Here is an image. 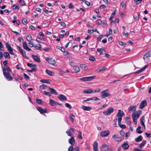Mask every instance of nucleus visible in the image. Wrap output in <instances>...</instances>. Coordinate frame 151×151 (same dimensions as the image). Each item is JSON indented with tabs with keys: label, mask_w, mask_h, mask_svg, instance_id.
I'll return each mask as SVG.
<instances>
[{
	"label": "nucleus",
	"mask_w": 151,
	"mask_h": 151,
	"mask_svg": "<svg viewBox=\"0 0 151 151\" xmlns=\"http://www.w3.org/2000/svg\"><path fill=\"white\" fill-rule=\"evenodd\" d=\"M6 79L8 81H11L13 80V78L10 74L4 75Z\"/></svg>",
	"instance_id": "21"
},
{
	"label": "nucleus",
	"mask_w": 151,
	"mask_h": 151,
	"mask_svg": "<svg viewBox=\"0 0 151 151\" xmlns=\"http://www.w3.org/2000/svg\"><path fill=\"white\" fill-rule=\"evenodd\" d=\"M4 45L2 42L0 41V51L3 50ZM3 56V54L2 52H0V60L1 59Z\"/></svg>",
	"instance_id": "11"
},
{
	"label": "nucleus",
	"mask_w": 151,
	"mask_h": 151,
	"mask_svg": "<svg viewBox=\"0 0 151 151\" xmlns=\"http://www.w3.org/2000/svg\"><path fill=\"white\" fill-rule=\"evenodd\" d=\"M100 94L101 97L103 99L109 97L110 96L109 91L108 89H106L101 91Z\"/></svg>",
	"instance_id": "1"
},
{
	"label": "nucleus",
	"mask_w": 151,
	"mask_h": 151,
	"mask_svg": "<svg viewBox=\"0 0 151 151\" xmlns=\"http://www.w3.org/2000/svg\"><path fill=\"white\" fill-rule=\"evenodd\" d=\"M69 64L73 68L76 66V63H75L73 62L70 60H69Z\"/></svg>",
	"instance_id": "41"
},
{
	"label": "nucleus",
	"mask_w": 151,
	"mask_h": 151,
	"mask_svg": "<svg viewBox=\"0 0 151 151\" xmlns=\"http://www.w3.org/2000/svg\"><path fill=\"white\" fill-rule=\"evenodd\" d=\"M19 2L22 6H24L25 5V3L23 0H19Z\"/></svg>",
	"instance_id": "54"
},
{
	"label": "nucleus",
	"mask_w": 151,
	"mask_h": 151,
	"mask_svg": "<svg viewBox=\"0 0 151 151\" xmlns=\"http://www.w3.org/2000/svg\"><path fill=\"white\" fill-rule=\"evenodd\" d=\"M74 70H75V72L76 73H79L80 72V68L78 66L76 65L74 68Z\"/></svg>",
	"instance_id": "39"
},
{
	"label": "nucleus",
	"mask_w": 151,
	"mask_h": 151,
	"mask_svg": "<svg viewBox=\"0 0 151 151\" xmlns=\"http://www.w3.org/2000/svg\"><path fill=\"white\" fill-rule=\"evenodd\" d=\"M140 121L141 125H144L145 122V117L142 116L140 119Z\"/></svg>",
	"instance_id": "36"
},
{
	"label": "nucleus",
	"mask_w": 151,
	"mask_h": 151,
	"mask_svg": "<svg viewBox=\"0 0 151 151\" xmlns=\"http://www.w3.org/2000/svg\"><path fill=\"white\" fill-rule=\"evenodd\" d=\"M97 50L98 52H100V54L101 55L103 54V52H105L104 48H98L97 49Z\"/></svg>",
	"instance_id": "33"
},
{
	"label": "nucleus",
	"mask_w": 151,
	"mask_h": 151,
	"mask_svg": "<svg viewBox=\"0 0 151 151\" xmlns=\"http://www.w3.org/2000/svg\"><path fill=\"white\" fill-rule=\"evenodd\" d=\"M80 67L83 70H87L88 69V67L87 66H86L85 64H81L80 65Z\"/></svg>",
	"instance_id": "26"
},
{
	"label": "nucleus",
	"mask_w": 151,
	"mask_h": 151,
	"mask_svg": "<svg viewBox=\"0 0 151 151\" xmlns=\"http://www.w3.org/2000/svg\"><path fill=\"white\" fill-rule=\"evenodd\" d=\"M29 42L28 44L30 45V46L32 47H34L35 46V45H34L33 43L32 42V41Z\"/></svg>",
	"instance_id": "61"
},
{
	"label": "nucleus",
	"mask_w": 151,
	"mask_h": 151,
	"mask_svg": "<svg viewBox=\"0 0 151 151\" xmlns=\"http://www.w3.org/2000/svg\"><path fill=\"white\" fill-rule=\"evenodd\" d=\"M109 131L108 130L102 131L101 133V136L102 137H105L109 135Z\"/></svg>",
	"instance_id": "13"
},
{
	"label": "nucleus",
	"mask_w": 151,
	"mask_h": 151,
	"mask_svg": "<svg viewBox=\"0 0 151 151\" xmlns=\"http://www.w3.org/2000/svg\"><path fill=\"white\" fill-rule=\"evenodd\" d=\"M57 103V102L53 101L52 100L50 99V100L49 104L51 106H54Z\"/></svg>",
	"instance_id": "38"
},
{
	"label": "nucleus",
	"mask_w": 151,
	"mask_h": 151,
	"mask_svg": "<svg viewBox=\"0 0 151 151\" xmlns=\"http://www.w3.org/2000/svg\"><path fill=\"white\" fill-rule=\"evenodd\" d=\"M3 71L4 75L10 74V73L8 72V69L6 68H4Z\"/></svg>",
	"instance_id": "35"
},
{
	"label": "nucleus",
	"mask_w": 151,
	"mask_h": 151,
	"mask_svg": "<svg viewBox=\"0 0 151 151\" xmlns=\"http://www.w3.org/2000/svg\"><path fill=\"white\" fill-rule=\"evenodd\" d=\"M69 117L71 120L72 122H73L74 121V119L75 118V116L72 114H69Z\"/></svg>",
	"instance_id": "45"
},
{
	"label": "nucleus",
	"mask_w": 151,
	"mask_h": 151,
	"mask_svg": "<svg viewBox=\"0 0 151 151\" xmlns=\"http://www.w3.org/2000/svg\"><path fill=\"white\" fill-rule=\"evenodd\" d=\"M122 147L124 150H126L129 147V146L128 144V142L126 141L124 142L122 145Z\"/></svg>",
	"instance_id": "16"
},
{
	"label": "nucleus",
	"mask_w": 151,
	"mask_h": 151,
	"mask_svg": "<svg viewBox=\"0 0 151 151\" xmlns=\"http://www.w3.org/2000/svg\"><path fill=\"white\" fill-rule=\"evenodd\" d=\"M134 1L135 3L139 4L141 2L142 0H134Z\"/></svg>",
	"instance_id": "62"
},
{
	"label": "nucleus",
	"mask_w": 151,
	"mask_h": 151,
	"mask_svg": "<svg viewBox=\"0 0 151 151\" xmlns=\"http://www.w3.org/2000/svg\"><path fill=\"white\" fill-rule=\"evenodd\" d=\"M65 106L66 107L68 108L69 109H71L72 108L71 106H70V104H69L68 103H66L65 104Z\"/></svg>",
	"instance_id": "64"
},
{
	"label": "nucleus",
	"mask_w": 151,
	"mask_h": 151,
	"mask_svg": "<svg viewBox=\"0 0 151 151\" xmlns=\"http://www.w3.org/2000/svg\"><path fill=\"white\" fill-rule=\"evenodd\" d=\"M81 133L80 131L78 132V137L79 139H81L82 138V137L81 135Z\"/></svg>",
	"instance_id": "58"
},
{
	"label": "nucleus",
	"mask_w": 151,
	"mask_h": 151,
	"mask_svg": "<svg viewBox=\"0 0 151 151\" xmlns=\"http://www.w3.org/2000/svg\"><path fill=\"white\" fill-rule=\"evenodd\" d=\"M23 75L25 78L26 79V80L29 79V77L26 74H25V73H24L23 74Z\"/></svg>",
	"instance_id": "57"
},
{
	"label": "nucleus",
	"mask_w": 151,
	"mask_h": 151,
	"mask_svg": "<svg viewBox=\"0 0 151 151\" xmlns=\"http://www.w3.org/2000/svg\"><path fill=\"white\" fill-rule=\"evenodd\" d=\"M137 133L138 134H141L142 132V131L141 130V127L139 126L136 129Z\"/></svg>",
	"instance_id": "34"
},
{
	"label": "nucleus",
	"mask_w": 151,
	"mask_h": 151,
	"mask_svg": "<svg viewBox=\"0 0 151 151\" xmlns=\"http://www.w3.org/2000/svg\"><path fill=\"white\" fill-rule=\"evenodd\" d=\"M112 137L117 142H121L122 140L121 137L116 134L113 135Z\"/></svg>",
	"instance_id": "7"
},
{
	"label": "nucleus",
	"mask_w": 151,
	"mask_h": 151,
	"mask_svg": "<svg viewBox=\"0 0 151 151\" xmlns=\"http://www.w3.org/2000/svg\"><path fill=\"white\" fill-rule=\"evenodd\" d=\"M96 77V76H93L82 78H80V80L84 81H91L92 79L95 78Z\"/></svg>",
	"instance_id": "3"
},
{
	"label": "nucleus",
	"mask_w": 151,
	"mask_h": 151,
	"mask_svg": "<svg viewBox=\"0 0 151 151\" xmlns=\"http://www.w3.org/2000/svg\"><path fill=\"white\" fill-rule=\"evenodd\" d=\"M75 130V129L71 128L69 130L67 131L66 132L68 136H71L74 134Z\"/></svg>",
	"instance_id": "8"
},
{
	"label": "nucleus",
	"mask_w": 151,
	"mask_h": 151,
	"mask_svg": "<svg viewBox=\"0 0 151 151\" xmlns=\"http://www.w3.org/2000/svg\"><path fill=\"white\" fill-rule=\"evenodd\" d=\"M44 93L46 95L49 96H51L50 93L49 92H47L46 91H45L44 92Z\"/></svg>",
	"instance_id": "56"
},
{
	"label": "nucleus",
	"mask_w": 151,
	"mask_h": 151,
	"mask_svg": "<svg viewBox=\"0 0 151 151\" xmlns=\"http://www.w3.org/2000/svg\"><path fill=\"white\" fill-rule=\"evenodd\" d=\"M142 139V136L141 135H140L137 138H135V140L136 142H139L141 141Z\"/></svg>",
	"instance_id": "30"
},
{
	"label": "nucleus",
	"mask_w": 151,
	"mask_h": 151,
	"mask_svg": "<svg viewBox=\"0 0 151 151\" xmlns=\"http://www.w3.org/2000/svg\"><path fill=\"white\" fill-rule=\"evenodd\" d=\"M6 47L10 54L14 55L15 54L13 52V49L11 47L10 44H8V43H6Z\"/></svg>",
	"instance_id": "4"
},
{
	"label": "nucleus",
	"mask_w": 151,
	"mask_h": 151,
	"mask_svg": "<svg viewBox=\"0 0 151 151\" xmlns=\"http://www.w3.org/2000/svg\"><path fill=\"white\" fill-rule=\"evenodd\" d=\"M139 113L138 112L134 113L132 114V117L137 119L139 118Z\"/></svg>",
	"instance_id": "22"
},
{
	"label": "nucleus",
	"mask_w": 151,
	"mask_h": 151,
	"mask_svg": "<svg viewBox=\"0 0 151 151\" xmlns=\"http://www.w3.org/2000/svg\"><path fill=\"white\" fill-rule=\"evenodd\" d=\"M114 109L113 108L110 107L107 109V110L106 111H104L103 112V114L105 115H109L113 112Z\"/></svg>",
	"instance_id": "5"
},
{
	"label": "nucleus",
	"mask_w": 151,
	"mask_h": 151,
	"mask_svg": "<svg viewBox=\"0 0 151 151\" xmlns=\"http://www.w3.org/2000/svg\"><path fill=\"white\" fill-rule=\"evenodd\" d=\"M22 22L24 24H27V20L25 18H24L22 19Z\"/></svg>",
	"instance_id": "50"
},
{
	"label": "nucleus",
	"mask_w": 151,
	"mask_h": 151,
	"mask_svg": "<svg viewBox=\"0 0 151 151\" xmlns=\"http://www.w3.org/2000/svg\"><path fill=\"white\" fill-rule=\"evenodd\" d=\"M101 150L102 151H109L111 150L109 149V146L105 144L102 145Z\"/></svg>",
	"instance_id": "10"
},
{
	"label": "nucleus",
	"mask_w": 151,
	"mask_h": 151,
	"mask_svg": "<svg viewBox=\"0 0 151 151\" xmlns=\"http://www.w3.org/2000/svg\"><path fill=\"white\" fill-rule=\"evenodd\" d=\"M146 143V141L145 140H143L142 143L140 144L139 147L142 148L145 145Z\"/></svg>",
	"instance_id": "43"
},
{
	"label": "nucleus",
	"mask_w": 151,
	"mask_h": 151,
	"mask_svg": "<svg viewBox=\"0 0 151 151\" xmlns=\"http://www.w3.org/2000/svg\"><path fill=\"white\" fill-rule=\"evenodd\" d=\"M82 108L85 111H89L92 109L91 107L89 106H82Z\"/></svg>",
	"instance_id": "25"
},
{
	"label": "nucleus",
	"mask_w": 151,
	"mask_h": 151,
	"mask_svg": "<svg viewBox=\"0 0 151 151\" xmlns=\"http://www.w3.org/2000/svg\"><path fill=\"white\" fill-rule=\"evenodd\" d=\"M32 57L34 60L37 62H39L40 61V58L37 56L32 55Z\"/></svg>",
	"instance_id": "23"
},
{
	"label": "nucleus",
	"mask_w": 151,
	"mask_h": 151,
	"mask_svg": "<svg viewBox=\"0 0 151 151\" xmlns=\"http://www.w3.org/2000/svg\"><path fill=\"white\" fill-rule=\"evenodd\" d=\"M147 105V102L146 100H143L141 103L139 107L140 109H142Z\"/></svg>",
	"instance_id": "12"
},
{
	"label": "nucleus",
	"mask_w": 151,
	"mask_h": 151,
	"mask_svg": "<svg viewBox=\"0 0 151 151\" xmlns=\"http://www.w3.org/2000/svg\"><path fill=\"white\" fill-rule=\"evenodd\" d=\"M83 92L86 93H93V91L92 89L90 88L84 90Z\"/></svg>",
	"instance_id": "24"
},
{
	"label": "nucleus",
	"mask_w": 151,
	"mask_h": 151,
	"mask_svg": "<svg viewBox=\"0 0 151 151\" xmlns=\"http://www.w3.org/2000/svg\"><path fill=\"white\" fill-rule=\"evenodd\" d=\"M20 52L23 57H24L25 58L28 59L26 55L25 52L24 50L23 49L21 50V51H20Z\"/></svg>",
	"instance_id": "31"
},
{
	"label": "nucleus",
	"mask_w": 151,
	"mask_h": 151,
	"mask_svg": "<svg viewBox=\"0 0 151 151\" xmlns=\"http://www.w3.org/2000/svg\"><path fill=\"white\" fill-rule=\"evenodd\" d=\"M47 86L45 85H43L40 86V88L42 89H44L46 88Z\"/></svg>",
	"instance_id": "59"
},
{
	"label": "nucleus",
	"mask_w": 151,
	"mask_h": 151,
	"mask_svg": "<svg viewBox=\"0 0 151 151\" xmlns=\"http://www.w3.org/2000/svg\"><path fill=\"white\" fill-rule=\"evenodd\" d=\"M3 55L6 59H10V55L7 52H4L3 53Z\"/></svg>",
	"instance_id": "27"
},
{
	"label": "nucleus",
	"mask_w": 151,
	"mask_h": 151,
	"mask_svg": "<svg viewBox=\"0 0 151 151\" xmlns=\"http://www.w3.org/2000/svg\"><path fill=\"white\" fill-rule=\"evenodd\" d=\"M37 109L41 114L46 113L47 112V109L46 108L43 109L40 107H37Z\"/></svg>",
	"instance_id": "14"
},
{
	"label": "nucleus",
	"mask_w": 151,
	"mask_h": 151,
	"mask_svg": "<svg viewBox=\"0 0 151 151\" xmlns=\"http://www.w3.org/2000/svg\"><path fill=\"white\" fill-rule=\"evenodd\" d=\"M58 98L62 101L67 100V98L66 96L62 94L59 95L58 96Z\"/></svg>",
	"instance_id": "19"
},
{
	"label": "nucleus",
	"mask_w": 151,
	"mask_h": 151,
	"mask_svg": "<svg viewBox=\"0 0 151 151\" xmlns=\"http://www.w3.org/2000/svg\"><path fill=\"white\" fill-rule=\"evenodd\" d=\"M58 49L60 50L61 51H62L63 52H65V50L64 48H63L62 47H57Z\"/></svg>",
	"instance_id": "52"
},
{
	"label": "nucleus",
	"mask_w": 151,
	"mask_h": 151,
	"mask_svg": "<svg viewBox=\"0 0 151 151\" xmlns=\"http://www.w3.org/2000/svg\"><path fill=\"white\" fill-rule=\"evenodd\" d=\"M35 47L36 48V49L39 50H41V45L40 44H39L38 45H35Z\"/></svg>",
	"instance_id": "44"
},
{
	"label": "nucleus",
	"mask_w": 151,
	"mask_h": 151,
	"mask_svg": "<svg viewBox=\"0 0 151 151\" xmlns=\"http://www.w3.org/2000/svg\"><path fill=\"white\" fill-rule=\"evenodd\" d=\"M136 106H131L128 108V111L129 112L134 111L136 110Z\"/></svg>",
	"instance_id": "17"
},
{
	"label": "nucleus",
	"mask_w": 151,
	"mask_h": 151,
	"mask_svg": "<svg viewBox=\"0 0 151 151\" xmlns=\"http://www.w3.org/2000/svg\"><path fill=\"white\" fill-rule=\"evenodd\" d=\"M49 88L50 89V91L51 93L55 94V95H58V93L55 90L50 87H49Z\"/></svg>",
	"instance_id": "28"
},
{
	"label": "nucleus",
	"mask_w": 151,
	"mask_h": 151,
	"mask_svg": "<svg viewBox=\"0 0 151 151\" xmlns=\"http://www.w3.org/2000/svg\"><path fill=\"white\" fill-rule=\"evenodd\" d=\"M151 56V50L146 53L144 56L143 59L145 60L146 58H150Z\"/></svg>",
	"instance_id": "18"
},
{
	"label": "nucleus",
	"mask_w": 151,
	"mask_h": 151,
	"mask_svg": "<svg viewBox=\"0 0 151 151\" xmlns=\"http://www.w3.org/2000/svg\"><path fill=\"white\" fill-rule=\"evenodd\" d=\"M124 114V113L123 111L120 110H118V112L116 115L117 117L118 118V122H120V121H121L122 117Z\"/></svg>",
	"instance_id": "2"
},
{
	"label": "nucleus",
	"mask_w": 151,
	"mask_h": 151,
	"mask_svg": "<svg viewBox=\"0 0 151 151\" xmlns=\"http://www.w3.org/2000/svg\"><path fill=\"white\" fill-rule=\"evenodd\" d=\"M130 134V132L129 131L126 133L125 136L126 138H127L129 136Z\"/></svg>",
	"instance_id": "55"
},
{
	"label": "nucleus",
	"mask_w": 151,
	"mask_h": 151,
	"mask_svg": "<svg viewBox=\"0 0 151 151\" xmlns=\"http://www.w3.org/2000/svg\"><path fill=\"white\" fill-rule=\"evenodd\" d=\"M68 151H80V150L78 147L73 148V146L71 145L68 148Z\"/></svg>",
	"instance_id": "9"
},
{
	"label": "nucleus",
	"mask_w": 151,
	"mask_h": 151,
	"mask_svg": "<svg viewBox=\"0 0 151 151\" xmlns=\"http://www.w3.org/2000/svg\"><path fill=\"white\" fill-rule=\"evenodd\" d=\"M26 39L28 42L32 41V37L30 35H28L26 36Z\"/></svg>",
	"instance_id": "37"
},
{
	"label": "nucleus",
	"mask_w": 151,
	"mask_h": 151,
	"mask_svg": "<svg viewBox=\"0 0 151 151\" xmlns=\"http://www.w3.org/2000/svg\"><path fill=\"white\" fill-rule=\"evenodd\" d=\"M103 35H100L97 38V40L98 42L101 41V39H102Z\"/></svg>",
	"instance_id": "60"
},
{
	"label": "nucleus",
	"mask_w": 151,
	"mask_h": 151,
	"mask_svg": "<svg viewBox=\"0 0 151 151\" xmlns=\"http://www.w3.org/2000/svg\"><path fill=\"white\" fill-rule=\"evenodd\" d=\"M147 65H145L144 66V67H143L142 69H140L139 71L136 72L134 73V74H139V73H140L142 72L145 69H146V68L147 67Z\"/></svg>",
	"instance_id": "29"
},
{
	"label": "nucleus",
	"mask_w": 151,
	"mask_h": 151,
	"mask_svg": "<svg viewBox=\"0 0 151 151\" xmlns=\"http://www.w3.org/2000/svg\"><path fill=\"white\" fill-rule=\"evenodd\" d=\"M40 81L43 83H50V81L48 79L42 80H41Z\"/></svg>",
	"instance_id": "48"
},
{
	"label": "nucleus",
	"mask_w": 151,
	"mask_h": 151,
	"mask_svg": "<svg viewBox=\"0 0 151 151\" xmlns=\"http://www.w3.org/2000/svg\"><path fill=\"white\" fill-rule=\"evenodd\" d=\"M119 45L123 46H125L126 45V44L122 41H119Z\"/></svg>",
	"instance_id": "63"
},
{
	"label": "nucleus",
	"mask_w": 151,
	"mask_h": 151,
	"mask_svg": "<svg viewBox=\"0 0 151 151\" xmlns=\"http://www.w3.org/2000/svg\"><path fill=\"white\" fill-rule=\"evenodd\" d=\"M68 142L71 145H74L75 143V141L74 138L73 137H71V138L69 139Z\"/></svg>",
	"instance_id": "20"
},
{
	"label": "nucleus",
	"mask_w": 151,
	"mask_h": 151,
	"mask_svg": "<svg viewBox=\"0 0 151 151\" xmlns=\"http://www.w3.org/2000/svg\"><path fill=\"white\" fill-rule=\"evenodd\" d=\"M121 5L122 6V8L125 9L126 7V3L125 1H122L121 3Z\"/></svg>",
	"instance_id": "40"
},
{
	"label": "nucleus",
	"mask_w": 151,
	"mask_h": 151,
	"mask_svg": "<svg viewBox=\"0 0 151 151\" xmlns=\"http://www.w3.org/2000/svg\"><path fill=\"white\" fill-rule=\"evenodd\" d=\"M27 66L29 67H35L36 66V64H33L32 63H27Z\"/></svg>",
	"instance_id": "49"
},
{
	"label": "nucleus",
	"mask_w": 151,
	"mask_h": 151,
	"mask_svg": "<svg viewBox=\"0 0 151 151\" xmlns=\"http://www.w3.org/2000/svg\"><path fill=\"white\" fill-rule=\"evenodd\" d=\"M89 60L91 61H94L95 60V58L93 56H91L89 58Z\"/></svg>",
	"instance_id": "53"
},
{
	"label": "nucleus",
	"mask_w": 151,
	"mask_h": 151,
	"mask_svg": "<svg viewBox=\"0 0 151 151\" xmlns=\"http://www.w3.org/2000/svg\"><path fill=\"white\" fill-rule=\"evenodd\" d=\"M121 121H120V122H118V124L119 126V127L122 128V129H124L126 128V126L124 124H121Z\"/></svg>",
	"instance_id": "42"
},
{
	"label": "nucleus",
	"mask_w": 151,
	"mask_h": 151,
	"mask_svg": "<svg viewBox=\"0 0 151 151\" xmlns=\"http://www.w3.org/2000/svg\"><path fill=\"white\" fill-rule=\"evenodd\" d=\"M23 47L24 49L27 51H30L31 50V49L28 46L27 43L26 42H23Z\"/></svg>",
	"instance_id": "15"
},
{
	"label": "nucleus",
	"mask_w": 151,
	"mask_h": 151,
	"mask_svg": "<svg viewBox=\"0 0 151 151\" xmlns=\"http://www.w3.org/2000/svg\"><path fill=\"white\" fill-rule=\"evenodd\" d=\"M106 69V67L105 66H103L102 68H99L98 69L99 70V72L103 71Z\"/></svg>",
	"instance_id": "47"
},
{
	"label": "nucleus",
	"mask_w": 151,
	"mask_h": 151,
	"mask_svg": "<svg viewBox=\"0 0 151 151\" xmlns=\"http://www.w3.org/2000/svg\"><path fill=\"white\" fill-rule=\"evenodd\" d=\"M93 149H98V143L96 142H95L93 144Z\"/></svg>",
	"instance_id": "46"
},
{
	"label": "nucleus",
	"mask_w": 151,
	"mask_h": 151,
	"mask_svg": "<svg viewBox=\"0 0 151 151\" xmlns=\"http://www.w3.org/2000/svg\"><path fill=\"white\" fill-rule=\"evenodd\" d=\"M45 60L47 61L48 63L52 65L56 66V63L55 60L52 58L49 59L48 58H46Z\"/></svg>",
	"instance_id": "6"
},
{
	"label": "nucleus",
	"mask_w": 151,
	"mask_h": 151,
	"mask_svg": "<svg viewBox=\"0 0 151 151\" xmlns=\"http://www.w3.org/2000/svg\"><path fill=\"white\" fill-rule=\"evenodd\" d=\"M37 70V69L35 68H32L31 70H27V71L28 72H32Z\"/></svg>",
	"instance_id": "51"
},
{
	"label": "nucleus",
	"mask_w": 151,
	"mask_h": 151,
	"mask_svg": "<svg viewBox=\"0 0 151 151\" xmlns=\"http://www.w3.org/2000/svg\"><path fill=\"white\" fill-rule=\"evenodd\" d=\"M46 72L48 75L50 76H53L55 74L53 72L47 70H46Z\"/></svg>",
	"instance_id": "32"
}]
</instances>
